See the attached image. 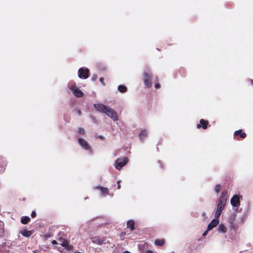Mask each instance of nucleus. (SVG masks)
Returning a JSON list of instances; mask_svg holds the SVG:
<instances>
[{
  "instance_id": "nucleus-28",
  "label": "nucleus",
  "mask_w": 253,
  "mask_h": 253,
  "mask_svg": "<svg viewBox=\"0 0 253 253\" xmlns=\"http://www.w3.org/2000/svg\"><path fill=\"white\" fill-rule=\"evenodd\" d=\"M52 244L53 245L58 244V242H57V241H56V240H53V241H52Z\"/></svg>"
},
{
  "instance_id": "nucleus-1",
  "label": "nucleus",
  "mask_w": 253,
  "mask_h": 253,
  "mask_svg": "<svg viewBox=\"0 0 253 253\" xmlns=\"http://www.w3.org/2000/svg\"><path fill=\"white\" fill-rule=\"evenodd\" d=\"M93 106L97 111L104 113L114 121L118 120V115L117 113L112 108L101 103L94 104Z\"/></svg>"
},
{
  "instance_id": "nucleus-24",
  "label": "nucleus",
  "mask_w": 253,
  "mask_h": 253,
  "mask_svg": "<svg viewBox=\"0 0 253 253\" xmlns=\"http://www.w3.org/2000/svg\"><path fill=\"white\" fill-rule=\"evenodd\" d=\"M220 190V186L219 185H216L215 187L214 190L216 193H218Z\"/></svg>"
},
{
  "instance_id": "nucleus-10",
  "label": "nucleus",
  "mask_w": 253,
  "mask_h": 253,
  "mask_svg": "<svg viewBox=\"0 0 253 253\" xmlns=\"http://www.w3.org/2000/svg\"><path fill=\"white\" fill-rule=\"evenodd\" d=\"M148 130L146 129H142L140 130L139 136L141 141L144 140L148 135Z\"/></svg>"
},
{
  "instance_id": "nucleus-21",
  "label": "nucleus",
  "mask_w": 253,
  "mask_h": 253,
  "mask_svg": "<svg viewBox=\"0 0 253 253\" xmlns=\"http://www.w3.org/2000/svg\"><path fill=\"white\" fill-rule=\"evenodd\" d=\"M58 244L60 245L63 247H65L66 246L67 243L66 241H65V240H63L59 238L58 241Z\"/></svg>"
},
{
  "instance_id": "nucleus-19",
  "label": "nucleus",
  "mask_w": 253,
  "mask_h": 253,
  "mask_svg": "<svg viewBox=\"0 0 253 253\" xmlns=\"http://www.w3.org/2000/svg\"><path fill=\"white\" fill-rule=\"evenodd\" d=\"M118 89L120 92L124 93L126 91L127 88L125 85H120L118 87Z\"/></svg>"
},
{
  "instance_id": "nucleus-8",
  "label": "nucleus",
  "mask_w": 253,
  "mask_h": 253,
  "mask_svg": "<svg viewBox=\"0 0 253 253\" xmlns=\"http://www.w3.org/2000/svg\"><path fill=\"white\" fill-rule=\"evenodd\" d=\"M89 70L87 68H81L78 71V77L81 79H87L88 77Z\"/></svg>"
},
{
  "instance_id": "nucleus-31",
  "label": "nucleus",
  "mask_w": 253,
  "mask_h": 253,
  "mask_svg": "<svg viewBox=\"0 0 253 253\" xmlns=\"http://www.w3.org/2000/svg\"><path fill=\"white\" fill-rule=\"evenodd\" d=\"M160 87V84H156V85H155V88H159Z\"/></svg>"
},
{
  "instance_id": "nucleus-27",
  "label": "nucleus",
  "mask_w": 253,
  "mask_h": 253,
  "mask_svg": "<svg viewBox=\"0 0 253 253\" xmlns=\"http://www.w3.org/2000/svg\"><path fill=\"white\" fill-rule=\"evenodd\" d=\"M103 78H100L99 79V81L100 82H101V83L103 84V85H105V84L104 83V82H103Z\"/></svg>"
},
{
  "instance_id": "nucleus-2",
  "label": "nucleus",
  "mask_w": 253,
  "mask_h": 253,
  "mask_svg": "<svg viewBox=\"0 0 253 253\" xmlns=\"http://www.w3.org/2000/svg\"><path fill=\"white\" fill-rule=\"evenodd\" d=\"M228 198V194L227 192H222L217 201L216 207L214 210V217L218 218L221 215L224 207L226 204Z\"/></svg>"
},
{
  "instance_id": "nucleus-5",
  "label": "nucleus",
  "mask_w": 253,
  "mask_h": 253,
  "mask_svg": "<svg viewBox=\"0 0 253 253\" xmlns=\"http://www.w3.org/2000/svg\"><path fill=\"white\" fill-rule=\"evenodd\" d=\"M151 78V74L150 73L149 71H148V70L145 71L144 72L143 81H144L145 85L148 87H150L152 86V83L150 81Z\"/></svg>"
},
{
  "instance_id": "nucleus-25",
  "label": "nucleus",
  "mask_w": 253,
  "mask_h": 253,
  "mask_svg": "<svg viewBox=\"0 0 253 253\" xmlns=\"http://www.w3.org/2000/svg\"><path fill=\"white\" fill-rule=\"evenodd\" d=\"M97 78V76L96 75H93L92 78H91V80L92 81H95Z\"/></svg>"
},
{
  "instance_id": "nucleus-17",
  "label": "nucleus",
  "mask_w": 253,
  "mask_h": 253,
  "mask_svg": "<svg viewBox=\"0 0 253 253\" xmlns=\"http://www.w3.org/2000/svg\"><path fill=\"white\" fill-rule=\"evenodd\" d=\"M234 134L235 135H240L242 138H245L246 136V134L245 132H243L241 130L235 131Z\"/></svg>"
},
{
  "instance_id": "nucleus-12",
  "label": "nucleus",
  "mask_w": 253,
  "mask_h": 253,
  "mask_svg": "<svg viewBox=\"0 0 253 253\" xmlns=\"http://www.w3.org/2000/svg\"><path fill=\"white\" fill-rule=\"evenodd\" d=\"M227 230L226 227L222 223L219 224L217 228V231L222 234H225L227 232Z\"/></svg>"
},
{
  "instance_id": "nucleus-36",
  "label": "nucleus",
  "mask_w": 253,
  "mask_h": 253,
  "mask_svg": "<svg viewBox=\"0 0 253 253\" xmlns=\"http://www.w3.org/2000/svg\"><path fill=\"white\" fill-rule=\"evenodd\" d=\"M251 83H252V84L253 85V80H251Z\"/></svg>"
},
{
  "instance_id": "nucleus-23",
  "label": "nucleus",
  "mask_w": 253,
  "mask_h": 253,
  "mask_svg": "<svg viewBox=\"0 0 253 253\" xmlns=\"http://www.w3.org/2000/svg\"><path fill=\"white\" fill-rule=\"evenodd\" d=\"M78 131L81 134H84L85 133V130L83 128H79Z\"/></svg>"
},
{
  "instance_id": "nucleus-32",
  "label": "nucleus",
  "mask_w": 253,
  "mask_h": 253,
  "mask_svg": "<svg viewBox=\"0 0 253 253\" xmlns=\"http://www.w3.org/2000/svg\"><path fill=\"white\" fill-rule=\"evenodd\" d=\"M146 253H154L150 250H148L146 252Z\"/></svg>"
},
{
  "instance_id": "nucleus-26",
  "label": "nucleus",
  "mask_w": 253,
  "mask_h": 253,
  "mask_svg": "<svg viewBox=\"0 0 253 253\" xmlns=\"http://www.w3.org/2000/svg\"><path fill=\"white\" fill-rule=\"evenodd\" d=\"M36 216V212L35 211H32L31 216L34 218Z\"/></svg>"
},
{
  "instance_id": "nucleus-30",
  "label": "nucleus",
  "mask_w": 253,
  "mask_h": 253,
  "mask_svg": "<svg viewBox=\"0 0 253 253\" xmlns=\"http://www.w3.org/2000/svg\"><path fill=\"white\" fill-rule=\"evenodd\" d=\"M208 231H209V230H208V229H207L206 231H205L203 233V236H205L206 235H207V233H208Z\"/></svg>"
},
{
  "instance_id": "nucleus-35",
  "label": "nucleus",
  "mask_w": 253,
  "mask_h": 253,
  "mask_svg": "<svg viewBox=\"0 0 253 253\" xmlns=\"http://www.w3.org/2000/svg\"><path fill=\"white\" fill-rule=\"evenodd\" d=\"M123 253H131L129 252L128 251H125Z\"/></svg>"
},
{
  "instance_id": "nucleus-6",
  "label": "nucleus",
  "mask_w": 253,
  "mask_h": 253,
  "mask_svg": "<svg viewBox=\"0 0 253 253\" xmlns=\"http://www.w3.org/2000/svg\"><path fill=\"white\" fill-rule=\"evenodd\" d=\"M242 196L239 195H235L231 199L230 203L234 208H238L240 205V199Z\"/></svg>"
},
{
  "instance_id": "nucleus-4",
  "label": "nucleus",
  "mask_w": 253,
  "mask_h": 253,
  "mask_svg": "<svg viewBox=\"0 0 253 253\" xmlns=\"http://www.w3.org/2000/svg\"><path fill=\"white\" fill-rule=\"evenodd\" d=\"M128 161L127 157L118 159L116 161V169L119 170L121 169L123 166L127 164Z\"/></svg>"
},
{
  "instance_id": "nucleus-7",
  "label": "nucleus",
  "mask_w": 253,
  "mask_h": 253,
  "mask_svg": "<svg viewBox=\"0 0 253 253\" xmlns=\"http://www.w3.org/2000/svg\"><path fill=\"white\" fill-rule=\"evenodd\" d=\"M78 143L81 147L85 150L91 151V146L88 142L84 138L78 139Z\"/></svg>"
},
{
  "instance_id": "nucleus-14",
  "label": "nucleus",
  "mask_w": 253,
  "mask_h": 253,
  "mask_svg": "<svg viewBox=\"0 0 253 253\" xmlns=\"http://www.w3.org/2000/svg\"><path fill=\"white\" fill-rule=\"evenodd\" d=\"M92 241L93 243L102 245L103 244L104 240L103 239H100L97 237H94L92 239Z\"/></svg>"
},
{
  "instance_id": "nucleus-20",
  "label": "nucleus",
  "mask_w": 253,
  "mask_h": 253,
  "mask_svg": "<svg viewBox=\"0 0 253 253\" xmlns=\"http://www.w3.org/2000/svg\"><path fill=\"white\" fill-rule=\"evenodd\" d=\"M200 124L202 125V127L203 129H205L207 127L208 122L203 119H201L200 121Z\"/></svg>"
},
{
  "instance_id": "nucleus-9",
  "label": "nucleus",
  "mask_w": 253,
  "mask_h": 253,
  "mask_svg": "<svg viewBox=\"0 0 253 253\" xmlns=\"http://www.w3.org/2000/svg\"><path fill=\"white\" fill-rule=\"evenodd\" d=\"M219 223V220L217 218H215L213 219L208 226V230H211Z\"/></svg>"
},
{
  "instance_id": "nucleus-22",
  "label": "nucleus",
  "mask_w": 253,
  "mask_h": 253,
  "mask_svg": "<svg viewBox=\"0 0 253 253\" xmlns=\"http://www.w3.org/2000/svg\"><path fill=\"white\" fill-rule=\"evenodd\" d=\"M165 242L163 240H156L155 241V244L156 245L159 246H162L164 245Z\"/></svg>"
},
{
  "instance_id": "nucleus-13",
  "label": "nucleus",
  "mask_w": 253,
  "mask_h": 253,
  "mask_svg": "<svg viewBox=\"0 0 253 253\" xmlns=\"http://www.w3.org/2000/svg\"><path fill=\"white\" fill-rule=\"evenodd\" d=\"M95 188L99 189L100 190L102 194L104 196H106L107 194L109 193V190L107 188H105L102 186H97Z\"/></svg>"
},
{
  "instance_id": "nucleus-11",
  "label": "nucleus",
  "mask_w": 253,
  "mask_h": 253,
  "mask_svg": "<svg viewBox=\"0 0 253 253\" xmlns=\"http://www.w3.org/2000/svg\"><path fill=\"white\" fill-rule=\"evenodd\" d=\"M6 166V160L4 158L0 157V172H2L4 171Z\"/></svg>"
},
{
  "instance_id": "nucleus-34",
  "label": "nucleus",
  "mask_w": 253,
  "mask_h": 253,
  "mask_svg": "<svg viewBox=\"0 0 253 253\" xmlns=\"http://www.w3.org/2000/svg\"><path fill=\"white\" fill-rule=\"evenodd\" d=\"M98 137L100 139H102L103 138V136L102 135H99L98 136Z\"/></svg>"
},
{
  "instance_id": "nucleus-33",
  "label": "nucleus",
  "mask_w": 253,
  "mask_h": 253,
  "mask_svg": "<svg viewBox=\"0 0 253 253\" xmlns=\"http://www.w3.org/2000/svg\"><path fill=\"white\" fill-rule=\"evenodd\" d=\"M200 127H201V125L200 124H198L197 125V128H200Z\"/></svg>"
},
{
  "instance_id": "nucleus-16",
  "label": "nucleus",
  "mask_w": 253,
  "mask_h": 253,
  "mask_svg": "<svg viewBox=\"0 0 253 253\" xmlns=\"http://www.w3.org/2000/svg\"><path fill=\"white\" fill-rule=\"evenodd\" d=\"M127 227L129 228L131 231L134 229V222L133 220H129L127 222Z\"/></svg>"
},
{
  "instance_id": "nucleus-3",
  "label": "nucleus",
  "mask_w": 253,
  "mask_h": 253,
  "mask_svg": "<svg viewBox=\"0 0 253 253\" xmlns=\"http://www.w3.org/2000/svg\"><path fill=\"white\" fill-rule=\"evenodd\" d=\"M68 87L69 89L72 90L73 94L76 97L80 98L84 96V93L78 87L76 86L75 83L73 82H70L68 84Z\"/></svg>"
},
{
  "instance_id": "nucleus-37",
  "label": "nucleus",
  "mask_w": 253,
  "mask_h": 253,
  "mask_svg": "<svg viewBox=\"0 0 253 253\" xmlns=\"http://www.w3.org/2000/svg\"><path fill=\"white\" fill-rule=\"evenodd\" d=\"M171 253H174V252H171Z\"/></svg>"
},
{
  "instance_id": "nucleus-15",
  "label": "nucleus",
  "mask_w": 253,
  "mask_h": 253,
  "mask_svg": "<svg viewBox=\"0 0 253 253\" xmlns=\"http://www.w3.org/2000/svg\"><path fill=\"white\" fill-rule=\"evenodd\" d=\"M20 233L23 236L26 237H29L32 234V231H28L26 229H24L20 231Z\"/></svg>"
},
{
  "instance_id": "nucleus-18",
  "label": "nucleus",
  "mask_w": 253,
  "mask_h": 253,
  "mask_svg": "<svg viewBox=\"0 0 253 253\" xmlns=\"http://www.w3.org/2000/svg\"><path fill=\"white\" fill-rule=\"evenodd\" d=\"M30 220L29 216H22L21 219V222L23 224H26Z\"/></svg>"
},
{
  "instance_id": "nucleus-29",
  "label": "nucleus",
  "mask_w": 253,
  "mask_h": 253,
  "mask_svg": "<svg viewBox=\"0 0 253 253\" xmlns=\"http://www.w3.org/2000/svg\"><path fill=\"white\" fill-rule=\"evenodd\" d=\"M117 184H118L117 188H118V189H120L121 188V185L120 184V180H118L117 181Z\"/></svg>"
}]
</instances>
